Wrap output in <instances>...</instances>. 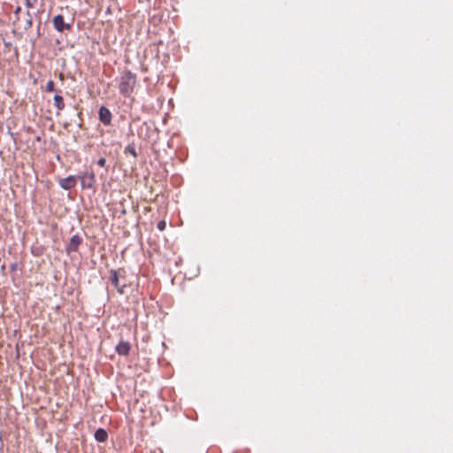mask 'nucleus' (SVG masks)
Wrapping results in <instances>:
<instances>
[{
	"instance_id": "nucleus-1",
	"label": "nucleus",
	"mask_w": 453,
	"mask_h": 453,
	"mask_svg": "<svg viewBox=\"0 0 453 453\" xmlns=\"http://www.w3.org/2000/svg\"><path fill=\"white\" fill-rule=\"evenodd\" d=\"M136 83V76L131 71L124 72L119 79V93L124 96H130Z\"/></svg>"
},
{
	"instance_id": "nucleus-2",
	"label": "nucleus",
	"mask_w": 453,
	"mask_h": 453,
	"mask_svg": "<svg viewBox=\"0 0 453 453\" xmlns=\"http://www.w3.org/2000/svg\"><path fill=\"white\" fill-rule=\"evenodd\" d=\"M83 188H92L96 183V176L93 172H86L79 176Z\"/></svg>"
},
{
	"instance_id": "nucleus-3",
	"label": "nucleus",
	"mask_w": 453,
	"mask_h": 453,
	"mask_svg": "<svg viewBox=\"0 0 453 453\" xmlns=\"http://www.w3.org/2000/svg\"><path fill=\"white\" fill-rule=\"evenodd\" d=\"M53 27L58 32H64L65 30H70L72 27L71 23H66L64 20V17L61 14L56 15L52 19Z\"/></svg>"
},
{
	"instance_id": "nucleus-4",
	"label": "nucleus",
	"mask_w": 453,
	"mask_h": 453,
	"mask_svg": "<svg viewBox=\"0 0 453 453\" xmlns=\"http://www.w3.org/2000/svg\"><path fill=\"white\" fill-rule=\"evenodd\" d=\"M110 280L120 295L125 293L126 284L119 285V275L116 270L112 269L110 271Z\"/></svg>"
},
{
	"instance_id": "nucleus-5",
	"label": "nucleus",
	"mask_w": 453,
	"mask_h": 453,
	"mask_svg": "<svg viewBox=\"0 0 453 453\" xmlns=\"http://www.w3.org/2000/svg\"><path fill=\"white\" fill-rule=\"evenodd\" d=\"M82 239L80 235L74 234L70 239L68 245L66 246V252L71 254L72 252L77 251L79 245L81 243Z\"/></svg>"
},
{
	"instance_id": "nucleus-6",
	"label": "nucleus",
	"mask_w": 453,
	"mask_h": 453,
	"mask_svg": "<svg viewBox=\"0 0 453 453\" xmlns=\"http://www.w3.org/2000/svg\"><path fill=\"white\" fill-rule=\"evenodd\" d=\"M59 186L64 188L65 190H69L75 187L77 180L75 176H68L66 178L60 179Z\"/></svg>"
},
{
	"instance_id": "nucleus-7",
	"label": "nucleus",
	"mask_w": 453,
	"mask_h": 453,
	"mask_svg": "<svg viewBox=\"0 0 453 453\" xmlns=\"http://www.w3.org/2000/svg\"><path fill=\"white\" fill-rule=\"evenodd\" d=\"M99 119L104 125H110L111 121V113L105 106H101L99 109Z\"/></svg>"
},
{
	"instance_id": "nucleus-8",
	"label": "nucleus",
	"mask_w": 453,
	"mask_h": 453,
	"mask_svg": "<svg viewBox=\"0 0 453 453\" xmlns=\"http://www.w3.org/2000/svg\"><path fill=\"white\" fill-rule=\"evenodd\" d=\"M116 351L119 355L127 356L130 351V344L127 342H120L116 347Z\"/></svg>"
},
{
	"instance_id": "nucleus-9",
	"label": "nucleus",
	"mask_w": 453,
	"mask_h": 453,
	"mask_svg": "<svg viewBox=\"0 0 453 453\" xmlns=\"http://www.w3.org/2000/svg\"><path fill=\"white\" fill-rule=\"evenodd\" d=\"M108 434L107 432L103 428H98L95 432V438L97 441L104 442L107 440Z\"/></svg>"
},
{
	"instance_id": "nucleus-10",
	"label": "nucleus",
	"mask_w": 453,
	"mask_h": 453,
	"mask_svg": "<svg viewBox=\"0 0 453 453\" xmlns=\"http://www.w3.org/2000/svg\"><path fill=\"white\" fill-rule=\"evenodd\" d=\"M54 104L58 110L61 111L65 108L64 99L60 95L54 96Z\"/></svg>"
},
{
	"instance_id": "nucleus-11",
	"label": "nucleus",
	"mask_w": 453,
	"mask_h": 453,
	"mask_svg": "<svg viewBox=\"0 0 453 453\" xmlns=\"http://www.w3.org/2000/svg\"><path fill=\"white\" fill-rule=\"evenodd\" d=\"M124 152L126 154H127V153L131 154L134 158L137 157V153L135 151V149H134V145H131V144L127 145L125 148Z\"/></svg>"
},
{
	"instance_id": "nucleus-12",
	"label": "nucleus",
	"mask_w": 453,
	"mask_h": 453,
	"mask_svg": "<svg viewBox=\"0 0 453 453\" xmlns=\"http://www.w3.org/2000/svg\"><path fill=\"white\" fill-rule=\"evenodd\" d=\"M27 19L26 20V26L24 27L25 29L30 28L33 25V16L29 11L27 12Z\"/></svg>"
},
{
	"instance_id": "nucleus-13",
	"label": "nucleus",
	"mask_w": 453,
	"mask_h": 453,
	"mask_svg": "<svg viewBox=\"0 0 453 453\" xmlns=\"http://www.w3.org/2000/svg\"><path fill=\"white\" fill-rule=\"evenodd\" d=\"M46 91L47 92H53L55 90V84L53 81H49L46 84Z\"/></svg>"
},
{
	"instance_id": "nucleus-14",
	"label": "nucleus",
	"mask_w": 453,
	"mask_h": 453,
	"mask_svg": "<svg viewBox=\"0 0 453 453\" xmlns=\"http://www.w3.org/2000/svg\"><path fill=\"white\" fill-rule=\"evenodd\" d=\"M166 227V223L164 220H161L157 223V229L160 231H164Z\"/></svg>"
},
{
	"instance_id": "nucleus-15",
	"label": "nucleus",
	"mask_w": 453,
	"mask_h": 453,
	"mask_svg": "<svg viewBox=\"0 0 453 453\" xmlns=\"http://www.w3.org/2000/svg\"><path fill=\"white\" fill-rule=\"evenodd\" d=\"M26 1V6L30 9L33 8L35 4L37 2V0H25Z\"/></svg>"
},
{
	"instance_id": "nucleus-16",
	"label": "nucleus",
	"mask_w": 453,
	"mask_h": 453,
	"mask_svg": "<svg viewBox=\"0 0 453 453\" xmlns=\"http://www.w3.org/2000/svg\"><path fill=\"white\" fill-rule=\"evenodd\" d=\"M97 165L101 167H104L106 165V159L104 157H101L97 160Z\"/></svg>"
},
{
	"instance_id": "nucleus-17",
	"label": "nucleus",
	"mask_w": 453,
	"mask_h": 453,
	"mask_svg": "<svg viewBox=\"0 0 453 453\" xmlns=\"http://www.w3.org/2000/svg\"><path fill=\"white\" fill-rule=\"evenodd\" d=\"M100 421L103 423H111V420L107 416H102Z\"/></svg>"
},
{
	"instance_id": "nucleus-18",
	"label": "nucleus",
	"mask_w": 453,
	"mask_h": 453,
	"mask_svg": "<svg viewBox=\"0 0 453 453\" xmlns=\"http://www.w3.org/2000/svg\"><path fill=\"white\" fill-rule=\"evenodd\" d=\"M20 11H21V8H20L19 6H18V7L15 9L14 13H15V14H18V13H19V12H20Z\"/></svg>"
},
{
	"instance_id": "nucleus-19",
	"label": "nucleus",
	"mask_w": 453,
	"mask_h": 453,
	"mask_svg": "<svg viewBox=\"0 0 453 453\" xmlns=\"http://www.w3.org/2000/svg\"><path fill=\"white\" fill-rule=\"evenodd\" d=\"M15 269H16V264H12V265H11V270H12V271H14Z\"/></svg>"
}]
</instances>
